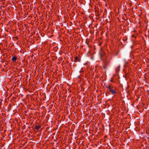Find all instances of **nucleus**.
I'll list each match as a JSON object with an SVG mask.
<instances>
[{"label":"nucleus","mask_w":149,"mask_h":149,"mask_svg":"<svg viewBox=\"0 0 149 149\" xmlns=\"http://www.w3.org/2000/svg\"><path fill=\"white\" fill-rule=\"evenodd\" d=\"M107 88L109 89L110 91L112 89L111 87L110 86H108Z\"/></svg>","instance_id":"20e7f679"},{"label":"nucleus","mask_w":149,"mask_h":149,"mask_svg":"<svg viewBox=\"0 0 149 149\" xmlns=\"http://www.w3.org/2000/svg\"><path fill=\"white\" fill-rule=\"evenodd\" d=\"M110 91L112 94H114L116 93V91L113 89H112Z\"/></svg>","instance_id":"7ed1b4c3"},{"label":"nucleus","mask_w":149,"mask_h":149,"mask_svg":"<svg viewBox=\"0 0 149 149\" xmlns=\"http://www.w3.org/2000/svg\"><path fill=\"white\" fill-rule=\"evenodd\" d=\"M40 127L41 126L40 125H36L35 126V128L37 130H38Z\"/></svg>","instance_id":"f257e3e1"},{"label":"nucleus","mask_w":149,"mask_h":149,"mask_svg":"<svg viewBox=\"0 0 149 149\" xmlns=\"http://www.w3.org/2000/svg\"><path fill=\"white\" fill-rule=\"evenodd\" d=\"M77 57H76V59H77Z\"/></svg>","instance_id":"39448f33"},{"label":"nucleus","mask_w":149,"mask_h":149,"mask_svg":"<svg viewBox=\"0 0 149 149\" xmlns=\"http://www.w3.org/2000/svg\"><path fill=\"white\" fill-rule=\"evenodd\" d=\"M17 59L16 56H14L12 57V60L13 61H15Z\"/></svg>","instance_id":"f03ea898"}]
</instances>
